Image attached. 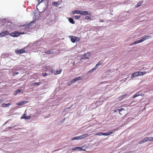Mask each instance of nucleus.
<instances>
[{
    "mask_svg": "<svg viewBox=\"0 0 153 153\" xmlns=\"http://www.w3.org/2000/svg\"><path fill=\"white\" fill-rule=\"evenodd\" d=\"M150 36L147 35L144 36L143 37H142L139 40H137L134 42H133V44H136L137 43H141L143 42L146 39H148Z\"/></svg>",
    "mask_w": 153,
    "mask_h": 153,
    "instance_id": "obj_1",
    "label": "nucleus"
},
{
    "mask_svg": "<svg viewBox=\"0 0 153 153\" xmlns=\"http://www.w3.org/2000/svg\"><path fill=\"white\" fill-rule=\"evenodd\" d=\"M83 77V76H79V77H77L74 79H72L70 82H69L68 85H72L73 83H74L75 82L81 79Z\"/></svg>",
    "mask_w": 153,
    "mask_h": 153,
    "instance_id": "obj_2",
    "label": "nucleus"
},
{
    "mask_svg": "<svg viewBox=\"0 0 153 153\" xmlns=\"http://www.w3.org/2000/svg\"><path fill=\"white\" fill-rule=\"evenodd\" d=\"M24 33H19L15 31L13 33H9V35L12 37H16L18 36L21 34H23Z\"/></svg>",
    "mask_w": 153,
    "mask_h": 153,
    "instance_id": "obj_3",
    "label": "nucleus"
},
{
    "mask_svg": "<svg viewBox=\"0 0 153 153\" xmlns=\"http://www.w3.org/2000/svg\"><path fill=\"white\" fill-rule=\"evenodd\" d=\"M9 33L8 31L5 30H3L0 33V37H3L5 36L9 35Z\"/></svg>",
    "mask_w": 153,
    "mask_h": 153,
    "instance_id": "obj_4",
    "label": "nucleus"
},
{
    "mask_svg": "<svg viewBox=\"0 0 153 153\" xmlns=\"http://www.w3.org/2000/svg\"><path fill=\"white\" fill-rule=\"evenodd\" d=\"M79 14L83 15H87L91 14V13L89 12L88 11H80V13H79Z\"/></svg>",
    "mask_w": 153,
    "mask_h": 153,
    "instance_id": "obj_5",
    "label": "nucleus"
},
{
    "mask_svg": "<svg viewBox=\"0 0 153 153\" xmlns=\"http://www.w3.org/2000/svg\"><path fill=\"white\" fill-rule=\"evenodd\" d=\"M15 52L17 54H21L25 52V51L24 49H21L16 50L15 51Z\"/></svg>",
    "mask_w": 153,
    "mask_h": 153,
    "instance_id": "obj_6",
    "label": "nucleus"
},
{
    "mask_svg": "<svg viewBox=\"0 0 153 153\" xmlns=\"http://www.w3.org/2000/svg\"><path fill=\"white\" fill-rule=\"evenodd\" d=\"M28 102V101H22L16 103L17 105L19 106H21L22 105L25 104L27 103Z\"/></svg>",
    "mask_w": 153,
    "mask_h": 153,
    "instance_id": "obj_7",
    "label": "nucleus"
},
{
    "mask_svg": "<svg viewBox=\"0 0 153 153\" xmlns=\"http://www.w3.org/2000/svg\"><path fill=\"white\" fill-rule=\"evenodd\" d=\"M138 74V71L135 72L132 74L131 78H133L137 76H139Z\"/></svg>",
    "mask_w": 153,
    "mask_h": 153,
    "instance_id": "obj_8",
    "label": "nucleus"
},
{
    "mask_svg": "<svg viewBox=\"0 0 153 153\" xmlns=\"http://www.w3.org/2000/svg\"><path fill=\"white\" fill-rule=\"evenodd\" d=\"M88 136V134L85 133L79 136V138L80 140L86 137H87Z\"/></svg>",
    "mask_w": 153,
    "mask_h": 153,
    "instance_id": "obj_9",
    "label": "nucleus"
},
{
    "mask_svg": "<svg viewBox=\"0 0 153 153\" xmlns=\"http://www.w3.org/2000/svg\"><path fill=\"white\" fill-rule=\"evenodd\" d=\"M143 95V94L142 93H140L139 92L135 94L132 97V98H135L139 96H142Z\"/></svg>",
    "mask_w": 153,
    "mask_h": 153,
    "instance_id": "obj_10",
    "label": "nucleus"
},
{
    "mask_svg": "<svg viewBox=\"0 0 153 153\" xmlns=\"http://www.w3.org/2000/svg\"><path fill=\"white\" fill-rule=\"evenodd\" d=\"M89 54L85 53L81 58V59H88Z\"/></svg>",
    "mask_w": 153,
    "mask_h": 153,
    "instance_id": "obj_11",
    "label": "nucleus"
},
{
    "mask_svg": "<svg viewBox=\"0 0 153 153\" xmlns=\"http://www.w3.org/2000/svg\"><path fill=\"white\" fill-rule=\"evenodd\" d=\"M72 150L74 151L78 150L80 151L82 150V147H76L73 148Z\"/></svg>",
    "mask_w": 153,
    "mask_h": 153,
    "instance_id": "obj_12",
    "label": "nucleus"
},
{
    "mask_svg": "<svg viewBox=\"0 0 153 153\" xmlns=\"http://www.w3.org/2000/svg\"><path fill=\"white\" fill-rule=\"evenodd\" d=\"M71 41L73 43H75L76 42L75 36H70Z\"/></svg>",
    "mask_w": 153,
    "mask_h": 153,
    "instance_id": "obj_13",
    "label": "nucleus"
},
{
    "mask_svg": "<svg viewBox=\"0 0 153 153\" xmlns=\"http://www.w3.org/2000/svg\"><path fill=\"white\" fill-rule=\"evenodd\" d=\"M34 22V21H31V22H30V23H29V24L26 25H25V28H29L31 26H32V25H33V22Z\"/></svg>",
    "mask_w": 153,
    "mask_h": 153,
    "instance_id": "obj_14",
    "label": "nucleus"
},
{
    "mask_svg": "<svg viewBox=\"0 0 153 153\" xmlns=\"http://www.w3.org/2000/svg\"><path fill=\"white\" fill-rule=\"evenodd\" d=\"M80 11L81 10H75L71 12V14H74L76 13L79 14V13H80Z\"/></svg>",
    "mask_w": 153,
    "mask_h": 153,
    "instance_id": "obj_15",
    "label": "nucleus"
},
{
    "mask_svg": "<svg viewBox=\"0 0 153 153\" xmlns=\"http://www.w3.org/2000/svg\"><path fill=\"white\" fill-rule=\"evenodd\" d=\"M41 41L39 40L38 41H36L33 44V45H39L41 44Z\"/></svg>",
    "mask_w": 153,
    "mask_h": 153,
    "instance_id": "obj_16",
    "label": "nucleus"
},
{
    "mask_svg": "<svg viewBox=\"0 0 153 153\" xmlns=\"http://www.w3.org/2000/svg\"><path fill=\"white\" fill-rule=\"evenodd\" d=\"M68 20L69 22L72 24H74L75 23V22L74 21L73 19L72 18H69Z\"/></svg>",
    "mask_w": 153,
    "mask_h": 153,
    "instance_id": "obj_17",
    "label": "nucleus"
},
{
    "mask_svg": "<svg viewBox=\"0 0 153 153\" xmlns=\"http://www.w3.org/2000/svg\"><path fill=\"white\" fill-rule=\"evenodd\" d=\"M145 139L146 141V142L147 141H152V137H146L145 138Z\"/></svg>",
    "mask_w": 153,
    "mask_h": 153,
    "instance_id": "obj_18",
    "label": "nucleus"
},
{
    "mask_svg": "<svg viewBox=\"0 0 153 153\" xmlns=\"http://www.w3.org/2000/svg\"><path fill=\"white\" fill-rule=\"evenodd\" d=\"M62 71V69H59V70H56L55 75H57L60 74Z\"/></svg>",
    "mask_w": 153,
    "mask_h": 153,
    "instance_id": "obj_19",
    "label": "nucleus"
},
{
    "mask_svg": "<svg viewBox=\"0 0 153 153\" xmlns=\"http://www.w3.org/2000/svg\"><path fill=\"white\" fill-rule=\"evenodd\" d=\"M143 1H141L139 2L136 5V7H140L141 5V4L143 3Z\"/></svg>",
    "mask_w": 153,
    "mask_h": 153,
    "instance_id": "obj_20",
    "label": "nucleus"
},
{
    "mask_svg": "<svg viewBox=\"0 0 153 153\" xmlns=\"http://www.w3.org/2000/svg\"><path fill=\"white\" fill-rule=\"evenodd\" d=\"M71 140H79V136H76V137H73L71 139Z\"/></svg>",
    "mask_w": 153,
    "mask_h": 153,
    "instance_id": "obj_21",
    "label": "nucleus"
},
{
    "mask_svg": "<svg viewBox=\"0 0 153 153\" xmlns=\"http://www.w3.org/2000/svg\"><path fill=\"white\" fill-rule=\"evenodd\" d=\"M45 53L47 54H52L53 53L52 50L50 51H47L45 52Z\"/></svg>",
    "mask_w": 153,
    "mask_h": 153,
    "instance_id": "obj_22",
    "label": "nucleus"
},
{
    "mask_svg": "<svg viewBox=\"0 0 153 153\" xmlns=\"http://www.w3.org/2000/svg\"><path fill=\"white\" fill-rule=\"evenodd\" d=\"M11 105L10 103L5 104L4 103L1 105V107H8L10 105Z\"/></svg>",
    "mask_w": 153,
    "mask_h": 153,
    "instance_id": "obj_23",
    "label": "nucleus"
},
{
    "mask_svg": "<svg viewBox=\"0 0 153 153\" xmlns=\"http://www.w3.org/2000/svg\"><path fill=\"white\" fill-rule=\"evenodd\" d=\"M138 73L139 74L138 75L139 76H142L144 74H146V71L144 72H140L138 71Z\"/></svg>",
    "mask_w": 153,
    "mask_h": 153,
    "instance_id": "obj_24",
    "label": "nucleus"
},
{
    "mask_svg": "<svg viewBox=\"0 0 153 153\" xmlns=\"http://www.w3.org/2000/svg\"><path fill=\"white\" fill-rule=\"evenodd\" d=\"M126 96V94H123L122 96H120L119 97V100H123V98L125 97Z\"/></svg>",
    "mask_w": 153,
    "mask_h": 153,
    "instance_id": "obj_25",
    "label": "nucleus"
},
{
    "mask_svg": "<svg viewBox=\"0 0 153 153\" xmlns=\"http://www.w3.org/2000/svg\"><path fill=\"white\" fill-rule=\"evenodd\" d=\"M52 5L54 6L57 7L59 5V4L57 2L54 1Z\"/></svg>",
    "mask_w": 153,
    "mask_h": 153,
    "instance_id": "obj_26",
    "label": "nucleus"
},
{
    "mask_svg": "<svg viewBox=\"0 0 153 153\" xmlns=\"http://www.w3.org/2000/svg\"><path fill=\"white\" fill-rule=\"evenodd\" d=\"M106 136H108L111 134L113 133V132L111 131H108L105 133Z\"/></svg>",
    "mask_w": 153,
    "mask_h": 153,
    "instance_id": "obj_27",
    "label": "nucleus"
},
{
    "mask_svg": "<svg viewBox=\"0 0 153 153\" xmlns=\"http://www.w3.org/2000/svg\"><path fill=\"white\" fill-rule=\"evenodd\" d=\"M73 18L76 19H79L80 18V16H74Z\"/></svg>",
    "mask_w": 153,
    "mask_h": 153,
    "instance_id": "obj_28",
    "label": "nucleus"
},
{
    "mask_svg": "<svg viewBox=\"0 0 153 153\" xmlns=\"http://www.w3.org/2000/svg\"><path fill=\"white\" fill-rule=\"evenodd\" d=\"M27 115L25 113L24 114L22 117H21V119H25V118H26Z\"/></svg>",
    "mask_w": 153,
    "mask_h": 153,
    "instance_id": "obj_29",
    "label": "nucleus"
},
{
    "mask_svg": "<svg viewBox=\"0 0 153 153\" xmlns=\"http://www.w3.org/2000/svg\"><path fill=\"white\" fill-rule=\"evenodd\" d=\"M145 142H146V141L144 138L141 141H140L139 143L140 144H141Z\"/></svg>",
    "mask_w": 153,
    "mask_h": 153,
    "instance_id": "obj_30",
    "label": "nucleus"
},
{
    "mask_svg": "<svg viewBox=\"0 0 153 153\" xmlns=\"http://www.w3.org/2000/svg\"><path fill=\"white\" fill-rule=\"evenodd\" d=\"M40 82H35L33 83V85H38L41 84Z\"/></svg>",
    "mask_w": 153,
    "mask_h": 153,
    "instance_id": "obj_31",
    "label": "nucleus"
},
{
    "mask_svg": "<svg viewBox=\"0 0 153 153\" xmlns=\"http://www.w3.org/2000/svg\"><path fill=\"white\" fill-rule=\"evenodd\" d=\"M12 71H20V69H17L16 68H14L13 69H12Z\"/></svg>",
    "mask_w": 153,
    "mask_h": 153,
    "instance_id": "obj_32",
    "label": "nucleus"
},
{
    "mask_svg": "<svg viewBox=\"0 0 153 153\" xmlns=\"http://www.w3.org/2000/svg\"><path fill=\"white\" fill-rule=\"evenodd\" d=\"M22 90L20 89L16 90V94H18L19 93L21 92Z\"/></svg>",
    "mask_w": 153,
    "mask_h": 153,
    "instance_id": "obj_33",
    "label": "nucleus"
},
{
    "mask_svg": "<svg viewBox=\"0 0 153 153\" xmlns=\"http://www.w3.org/2000/svg\"><path fill=\"white\" fill-rule=\"evenodd\" d=\"M56 70L54 69H52L51 70V72L52 73L55 75Z\"/></svg>",
    "mask_w": 153,
    "mask_h": 153,
    "instance_id": "obj_34",
    "label": "nucleus"
},
{
    "mask_svg": "<svg viewBox=\"0 0 153 153\" xmlns=\"http://www.w3.org/2000/svg\"><path fill=\"white\" fill-rule=\"evenodd\" d=\"M123 110H124L123 108H121L120 109H119L118 110V111H119V113L121 114H121L120 113V112L122 111Z\"/></svg>",
    "mask_w": 153,
    "mask_h": 153,
    "instance_id": "obj_35",
    "label": "nucleus"
},
{
    "mask_svg": "<svg viewBox=\"0 0 153 153\" xmlns=\"http://www.w3.org/2000/svg\"><path fill=\"white\" fill-rule=\"evenodd\" d=\"M102 62H103L102 61H100L97 64L99 66L100 65H102Z\"/></svg>",
    "mask_w": 153,
    "mask_h": 153,
    "instance_id": "obj_36",
    "label": "nucleus"
},
{
    "mask_svg": "<svg viewBox=\"0 0 153 153\" xmlns=\"http://www.w3.org/2000/svg\"><path fill=\"white\" fill-rule=\"evenodd\" d=\"M102 132H99L97 133L96 134V135H99V136H102Z\"/></svg>",
    "mask_w": 153,
    "mask_h": 153,
    "instance_id": "obj_37",
    "label": "nucleus"
},
{
    "mask_svg": "<svg viewBox=\"0 0 153 153\" xmlns=\"http://www.w3.org/2000/svg\"><path fill=\"white\" fill-rule=\"evenodd\" d=\"M75 40L77 42H78L79 41L80 39H79V38L75 36Z\"/></svg>",
    "mask_w": 153,
    "mask_h": 153,
    "instance_id": "obj_38",
    "label": "nucleus"
},
{
    "mask_svg": "<svg viewBox=\"0 0 153 153\" xmlns=\"http://www.w3.org/2000/svg\"><path fill=\"white\" fill-rule=\"evenodd\" d=\"M19 74V72H14L13 74V76H15L16 75H17V74Z\"/></svg>",
    "mask_w": 153,
    "mask_h": 153,
    "instance_id": "obj_39",
    "label": "nucleus"
},
{
    "mask_svg": "<svg viewBox=\"0 0 153 153\" xmlns=\"http://www.w3.org/2000/svg\"><path fill=\"white\" fill-rule=\"evenodd\" d=\"M99 66L97 64H96L95 67L94 68V69H95V70L97 69L98 68V67Z\"/></svg>",
    "mask_w": 153,
    "mask_h": 153,
    "instance_id": "obj_40",
    "label": "nucleus"
},
{
    "mask_svg": "<svg viewBox=\"0 0 153 153\" xmlns=\"http://www.w3.org/2000/svg\"><path fill=\"white\" fill-rule=\"evenodd\" d=\"M99 66L97 64H96L95 67L94 68V69H95V70L97 69L98 68V67Z\"/></svg>",
    "mask_w": 153,
    "mask_h": 153,
    "instance_id": "obj_41",
    "label": "nucleus"
},
{
    "mask_svg": "<svg viewBox=\"0 0 153 153\" xmlns=\"http://www.w3.org/2000/svg\"><path fill=\"white\" fill-rule=\"evenodd\" d=\"M30 116H27L26 118H25V120H29L30 119Z\"/></svg>",
    "mask_w": 153,
    "mask_h": 153,
    "instance_id": "obj_42",
    "label": "nucleus"
},
{
    "mask_svg": "<svg viewBox=\"0 0 153 153\" xmlns=\"http://www.w3.org/2000/svg\"><path fill=\"white\" fill-rule=\"evenodd\" d=\"M90 19V18L89 16H86L85 17V19Z\"/></svg>",
    "mask_w": 153,
    "mask_h": 153,
    "instance_id": "obj_43",
    "label": "nucleus"
},
{
    "mask_svg": "<svg viewBox=\"0 0 153 153\" xmlns=\"http://www.w3.org/2000/svg\"><path fill=\"white\" fill-rule=\"evenodd\" d=\"M99 22H103L104 21L102 19H101L99 20Z\"/></svg>",
    "mask_w": 153,
    "mask_h": 153,
    "instance_id": "obj_44",
    "label": "nucleus"
},
{
    "mask_svg": "<svg viewBox=\"0 0 153 153\" xmlns=\"http://www.w3.org/2000/svg\"><path fill=\"white\" fill-rule=\"evenodd\" d=\"M48 74H47L46 73H45L44 74H43V76H46Z\"/></svg>",
    "mask_w": 153,
    "mask_h": 153,
    "instance_id": "obj_45",
    "label": "nucleus"
},
{
    "mask_svg": "<svg viewBox=\"0 0 153 153\" xmlns=\"http://www.w3.org/2000/svg\"><path fill=\"white\" fill-rule=\"evenodd\" d=\"M92 72H93L91 70H90V71H88V72H87V73H88V74H89V73H92Z\"/></svg>",
    "mask_w": 153,
    "mask_h": 153,
    "instance_id": "obj_46",
    "label": "nucleus"
},
{
    "mask_svg": "<svg viewBox=\"0 0 153 153\" xmlns=\"http://www.w3.org/2000/svg\"><path fill=\"white\" fill-rule=\"evenodd\" d=\"M102 135L106 136L105 133L102 132Z\"/></svg>",
    "mask_w": 153,
    "mask_h": 153,
    "instance_id": "obj_47",
    "label": "nucleus"
},
{
    "mask_svg": "<svg viewBox=\"0 0 153 153\" xmlns=\"http://www.w3.org/2000/svg\"><path fill=\"white\" fill-rule=\"evenodd\" d=\"M44 1V0H41V1H40L39 2V4H38V5L39 4L41 3L43 1Z\"/></svg>",
    "mask_w": 153,
    "mask_h": 153,
    "instance_id": "obj_48",
    "label": "nucleus"
},
{
    "mask_svg": "<svg viewBox=\"0 0 153 153\" xmlns=\"http://www.w3.org/2000/svg\"><path fill=\"white\" fill-rule=\"evenodd\" d=\"M70 108H65L64 109V111H65L66 110H67L68 109H69Z\"/></svg>",
    "mask_w": 153,
    "mask_h": 153,
    "instance_id": "obj_49",
    "label": "nucleus"
},
{
    "mask_svg": "<svg viewBox=\"0 0 153 153\" xmlns=\"http://www.w3.org/2000/svg\"><path fill=\"white\" fill-rule=\"evenodd\" d=\"M95 69H94V68H92L91 70L93 72V71H94V70H95Z\"/></svg>",
    "mask_w": 153,
    "mask_h": 153,
    "instance_id": "obj_50",
    "label": "nucleus"
},
{
    "mask_svg": "<svg viewBox=\"0 0 153 153\" xmlns=\"http://www.w3.org/2000/svg\"><path fill=\"white\" fill-rule=\"evenodd\" d=\"M117 110H114V112H117Z\"/></svg>",
    "mask_w": 153,
    "mask_h": 153,
    "instance_id": "obj_51",
    "label": "nucleus"
},
{
    "mask_svg": "<svg viewBox=\"0 0 153 153\" xmlns=\"http://www.w3.org/2000/svg\"><path fill=\"white\" fill-rule=\"evenodd\" d=\"M65 118H64L63 119V120L62 121V122H63L65 120Z\"/></svg>",
    "mask_w": 153,
    "mask_h": 153,
    "instance_id": "obj_52",
    "label": "nucleus"
},
{
    "mask_svg": "<svg viewBox=\"0 0 153 153\" xmlns=\"http://www.w3.org/2000/svg\"><path fill=\"white\" fill-rule=\"evenodd\" d=\"M37 1H38V2H39L40 1V0H37Z\"/></svg>",
    "mask_w": 153,
    "mask_h": 153,
    "instance_id": "obj_53",
    "label": "nucleus"
},
{
    "mask_svg": "<svg viewBox=\"0 0 153 153\" xmlns=\"http://www.w3.org/2000/svg\"><path fill=\"white\" fill-rule=\"evenodd\" d=\"M152 141H153V137H152Z\"/></svg>",
    "mask_w": 153,
    "mask_h": 153,
    "instance_id": "obj_54",
    "label": "nucleus"
},
{
    "mask_svg": "<svg viewBox=\"0 0 153 153\" xmlns=\"http://www.w3.org/2000/svg\"><path fill=\"white\" fill-rule=\"evenodd\" d=\"M2 101L1 100H0V103Z\"/></svg>",
    "mask_w": 153,
    "mask_h": 153,
    "instance_id": "obj_55",
    "label": "nucleus"
},
{
    "mask_svg": "<svg viewBox=\"0 0 153 153\" xmlns=\"http://www.w3.org/2000/svg\"><path fill=\"white\" fill-rule=\"evenodd\" d=\"M5 124H6V123H4V125Z\"/></svg>",
    "mask_w": 153,
    "mask_h": 153,
    "instance_id": "obj_56",
    "label": "nucleus"
},
{
    "mask_svg": "<svg viewBox=\"0 0 153 153\" xmlns=\"http://www.w3.org/2000/svg\"><path fill=\"white\" fill-rule=\"evenodd\" d=\"M13 129H14V130H15V128H13Z\"/></svg>",
    "mask_w": 153,
    "mask_h": 153,
    "instance_id": "obj_57",
    "label": "nucleus"
},
{
    "mask_svg": "<svg viewBox=\"0 0 153 153\" xmlns=\"http://www.w3.org/2000/svg\"><path fill=\"white\" fill-rule=\"evenodd\" d=\"M118 153H120L119 152H118Z\"/></svg>",
    "mask_w": 153,
    "mask_h": 153,
    "instance_id": "obj_58",
    "label": "nucleus"
}]
</instances>
